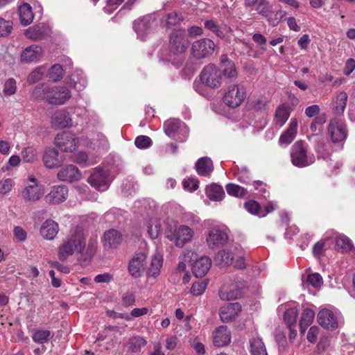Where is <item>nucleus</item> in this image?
Segmentation results:
<instances>
[{
    "instance_id": "61",
    "label": "nucleus",
    "mask_w": 355,
    "mask_h": 355,
    "mask_svg": "<svg viewBox=\"0 0 355 355\" xmlns=\"http://www.w3.org/2000/svg\"><path fill=\"white\" fill-rule=\"evenodd\" d=\"M49 336L50 331L47 330L37 331L33 334V339L37 343H43L47 340Z\"/></svg>"
},
{
    "instance_id": "43",
    "label": "nucleus",
    "mask_w": 355,
    "mask_h": 355,
    "mask_svg": "<svg viewBox=\"0 0 355 355\" xmlns=\"http://www.w3.org/2000/svg\"><path fill=\"white\" fill-rule=\"evenodd\" d=\"M147 343L144 338L140 336L132 337L129 340V349L132 352L137 353L140 352Z\"/></svg>"
},
{
    "instance_id": "5",
    "label": "nucleus",
    "mask_w": 355,
    "mask_h": 355,
    "mask_svg": "<svg viewBox=\"0 0 355 355\" xmlns=\"http://www.w3.org/2000/svg\"><path fill=\"white\" fill-rule=\"evenodd\" d=\"M291 162L293 165L298 167H304L313 162L307 155V146L303 141H296L291 149Z\"/></svg>"
},
{
    "instance_id": "13",
    "label": "nucleus",
    "mask_w": 355,
    "mask_h": 355,
    "mask_svg": "<svg viewBox=\"0 0 355 355\" xmlns=\"http://www.w3.org/2000/svg\"><path fill=\"white\" fill-rule=\"evenodd\" d=\"M87 182L96 189L105 191L108 187L109 175L104 170L97 169L91 174L87 179Z\"/></svg>"
},
{
    "instance_id": "18",
    "label": "nucleus",
    "mask_w": 355,
    "mask_h": 355,
    "mask_svg": "<svg viewBox=\"0 0 355 355\" xmlns=\"http://www.w3.org/2000/svg\"><path fill=\"white\" fill-rule=\"evenodd\" d=\"M231 341V333L226 326L217 327L213 333V343L216 347L227 345Z\"/></svg>"
},
{
    "instance_id": "48",
    "label": "nucleus",
    "mask_w": 355,
    "mask_h": 355,
    "mask_svg": "<svg viewBox=\"0 0 355 355\" xmlns=\"http://www.w3.org/2000/svg\"><path fill=\"white\" fill-rule=\"evenodd\" d=\"M182 20L183 17L180 14L176 12H170L166 15V27L167 28H172L179 24Z\"/></svg>"
},
{
    "instance_id": "55",
    "label": "nucleus",
    "mask_w": 355,
    "mask_h": 355,
    "mask_svg": "<svg viewBox=\"0 0 355 355\" xmlns=\"http://www.w3.org/2000/svg\"><path fill=\"white\" fill-rule=\"evenodd\" d=\"M12 30V22L0 18V37L8 36Z\"/></svg>"
},
{
    "instance_id": "50",
    "label": "nucleus",
    "mask_w": 355,
    "mask_h": 355,
    "mask_svg": "<svg viewBox=\"0 0 355 355\" xmlns=\"http://www.w3.org/2000/svg\"><path fill=\"white\" fill-rule=\"evenodd\" d=\"M205 28L213 32L218 37L223 38L225 35L220 26L213 19L206 20L204 22Z\"/></svg>"
},
{
    "instance_id": "51",
    "label": "nucleus",
    "mask_w": 355,
    "mask_h": 355,
    "mask_svg": "<svg viewBox=\"0 0 355 355\" xmlns=\"http://www.w3.org/2000/svg\"><path fill=\"white\" fill-rule=\"evenodd\" d=\"M298 316V310L297 308H291L288 309L284 315V318L288 326H295Z\"/></svg>"
},
{
    "instance_id": "25",
    "label": "nucleus",
    "mask_w": 355,
    "mask_h": 355,
    "mask_svg": "<svg viewBox=\"0 0 355 355\" xmlns=\"http://www.w3.org/2000/svg\"><path fill=\"white\" fill-rule=\"evenodd\" d=\"M43 55L42 49L37 45L26 47L21 54V61L29 63L37 61Z\"/></svg>"
},
{
    "instance_id": "8",
    "label": "nucleus",
    "mask_w": 355,
    "mask_h": 355,
    "mask_svg": "<svg viewBox=\"0 0 355 355\" xmlns=\"http://www.w3.org/2000/svg\"><path fill=\"white\" fill-rule=\"evenodd\" d=\"M37 93L47 103L53 105L64 104L71 98L70 90H37Z\"/></svg>"
},
{
    "instance_id": "56",
    "label": "nucleus",
    "mask_w": 355,
    "mask_h": 355,
    "mask_svg": "<svg viewBox=\"0 0 355 355\" xmlns=\"http://www.w3.org/2000/svg\"><path fill=\"white\" fill-rule=\"evenodd\" d=\"M207 285V284L205 281L196 282L193 284L191 293L195 296L200 295L205 292Z\"/></svg>"
},
{
    "instance_id": "9",
    "label": "nucleus",
    "mask_w": 355,
    "mask_h": 355,
    "mask_svg": "<svg viewBox=\"0 0 355 355\" xmlns=\"http://www.w3.org/2000/svg\"><path fill=\"white\" fill-rule=\"evenodd\" d=\"M156 24L154 15H148L135 20L133 27L138 36L144 40V37L153 31Z\"/></svg>"
},
{
    "instance_id": "20",
    "label": "nucleus",
    "mask_w": 355,
    "mask_h": 355,
    "mask_svg": "<svg viewBox=\"0 0 355 355\" xmlns=\"http://www.w3.org/2000/svg\"><path fill=\"white\" fill-rule=\"evenodd\" d=\"M211 266V260L207 256H202L192 263V272L196 277L205 276Z\"/></svg>"
},
{
    "instance_id": "35",
    "label": "nucleus",
    "mask_w": 355,
    "mask_h": 355,
    "mask_svg": "<svg viewBox=\"0 0 355 355\" xmlns=\"http://www.w3.org/2000/svg\"><path fill=\"white\" fill-rule=\"evenodd\" d=\"M64 76V71L60 64H53L49 69L46 76L53 83L60 81Z\"/></svg>"
},
{
    "instance_id": "27",
    "label": "nucleus",
    "mask_w": 355,
    "mask_h": 355,
    "mask_svg": "<svg viewBox=\"0 0 355 355\" xmlns=\"http://www.w3.org/2000/svg\"><path fill=\"white\" fill-rule=\"evenodd\" d=\"M122 240L121 234L116 230H110L105 232L103 236V246L106 249L117 248Z\"/></svg>"
},
{
    "instance_id": "22",
    "label": "nucleus",
    "mask_w": 355,
    "mask_h": 355,
    "mask_svg": "<svg viewBox=\"0 0 355 355\" xmlns=\"http://www.w3.org/2000/svg\"><path fill=\"white\" fill-rule=\"evenodd\" d=\"M220 67L223 69V76L230 80L234 81L237 78V71L234 63L230 60L227 55L223 54L220 58Z\"/></svg>"
},
{
    "instance_id": "28",
    "label": "nucleus",
    "mask_w": 355,
    "mask_h": 355,
    "mask_svg": "<svg viewBox=\"0 0 355 355\" xmlns=\"http://www.w3.org/2000/svg\"><path fill=\"white\" fill-rule=\"evenodd\" d=\"M43 162L48 168L58 167L62 163L59 157L58 151L55 148H47L43 155Z\"/></svg>"
},
{
    "instance_id": "60",
    "label": "nucleus",
    "mask_w": 355,
    "mask_h": 355,
    "mask_svg": "<svg viewBox=\"0 0 355 355\" xmlns=\"http://www.w3.org/2000/svg\"><path fill=\"white\" fill-rule=\"evenodd\" d=\"M97 248V241L96 239H91L89 241L87 247L85 250V256L87 258L91 259L96 253Z\"/></svg>"
},
{
    "instance_id": "64",
    "label": "nucleus",
    "mask_w": 355,
    "mask_h": 355,
    "mask_svg": "<svg viewBox=\"0 0 355 355\" xmlns=\"http://www.w3.org/2000/svg\"><path fill=\"white\" fill-rule=\"evenodd\" d=\"M196 71L195 65L193 62H187L184 65L182 73L185 78L190 77Z\"/></svg>"
},
{
    "instance_id": "3",
    "label": "nucleus",
    "mask_w": 355,
    "mask_h": 355,
    "mask_svg": "<svg viewBox=\"0 0 355 355\" xmlns=\"http://www.w3.org/2000/svg\"><path fill=\"white\" fill-rule=\"evenodd\" d=\"M199 78L204 86L210 88L220 87L223 78L221 71L214 64L205 66Z\"/></svg>"
},
{
    "instance_id": "36",
    "label": "nucleus",
    "mask_w": 355,
    "mask_h": 355,
    "mask_svg": "<svg viewBox=\"0 0 355 355\" xmlns=\"http://www.w3.org/2000/svg\"><path fill=\"white\" fill-rule=\"evenodd\" d=\"M315 312L313 310L304 309L300 321V331L302 334H304L306 328L313 322Z\"/></svg>"
},
{
    "instance_id": "12",
    "label": "nucleus",
    "mask_w": 355,
    "mask_h": 355,
    "mask_svg": "<svg viewBox=\"0 0 355 355\" xmlns=\"http://www.w3.org/2000/svg\"><path fill=\"white\" fill-rule=\"evenodd\" d=\"M244 286L245 283L242 281L231 284L229 286H223L220 290L219 296L223 300H235L241 296V291Z\"/></svg>"
},
{
    "instance_id": "46",
    "label": "nucleus",
    "mask_w": 355,
    "mask_h": 355,
    "mask_svg": "<svg viewBox=\"0 0 355 355\" xmlns=\"http://www.w3.org/2000/svg\"><path fill=\"white\" fill-rule=\"evenodd\" d=\"M226 190L229 195L239 198H243L248 193L245 189L233 183L227 184Z\"/></svg>"
},
{
    "instance_id": "63",
    "label": "nucleus",
    "mask_w": 355,
    "mask_h": 355,
    "mask_svg": "<svg viewBox=\"0 0 355 355\" xmlns=\"http://www.w3.org/2000/svg\"><path fill=\"white\" fill-rule=\"evenodd\" d=\"M71 80L73 82V87L74 88L86 87L87 85V81L84 76L78 78V76L73 75Z\"/></svg>"
},
{
    "instance_id": "37",
    "label": "nucleus",
    "mask_w": 355,
    "mask_h": 355,
    "mask_svg": "<svg viewBox=\"0 0 355 355\" xmlns=\"http://www.w3.org/2000/svg\"><path fill=\"white\" fill-rule=\"evenodd\" d=\"M206 194L210 200H220L225 192L220 185L212 184L206 188Z\"/></svg>"
},
{
    "instance_id": "30",
    "label": "nucleus",
    "mask_w": 355,
    "mask_h": 355,
    "mask_svg": "<svg viewBox=\"0 0 355 355\" xmlns=\"http://www.w3.org/2000/svg\"><path fill=\"white\" fill-rule=\"evenodd\" d=\"M51 122L52 125L57 128L71 126L72 124L69 114L64 110L55 112L52 116Z\"/></svg>"
},
{
    "instance_id": "44",
    "label": "nucleus",
    "mask_w": 355,
    "mask_h": 355,
    "mask_svg": "<svg viewBox=\"0 0 355 355\" xmlns=\"http://www.w3.org/2000/svg\"><path fill=\"white\" fill-rule=\"evenodd\" d=\"M163 259L160 256L155 255L151 259L150 266L148 268V275L152 277H156L159 274L162 266Z\"/></svg>"
},
{
    "instance_id": "15",
    "label": "nucleus",
    "mask_w": 355,
    "mask_h": 355,
    "mask_svg": "<svg viewBox=\"0 0 355 355\" xmlns=\"http://www.w3.org/2000/svg\"><path fill=\"white\" fill-rule=\"evenodd\" d=\"M24 35L33 41L42 40L49 36V29L44 24H38L26 29Z\"/></svg>"
},
{
    "instance_id": "21",
    "label": "nucleus",
    "mask_w": 355,
    "mask_h": 355,
    "mask_svg": "<svg viewBox=\"0 0 355 355\" xmlns=\"http://www.w3.org/2000/svg\"><path fill=\"white\" fill-rule=\"evenodd\" d=\"M193 236V230L186 225L179 226L175 231V245L182 248L187 243L191 241Z\"/></svg>"
},
{
    "instance_id": "14",
    "label": "nucleus",
    "mask_w": 355,
    "mask_h": 355,
    "mask_svg": "<svg viewBox=\"0 0 355 355\" xmlns=\"http://www.w3.org/2000/svg\"><path fill=\"white\" fill-rule=\"evenodd\" d=\"M256 10L258 14L266 17L268 22L272 26H276L283 16L282 12L279 10L275 14V19L271 18L272 6L266 0H259Z\"/></svg>"
},
{
    "instance_id": "54",
    "label": "nucleus",
    "mask_w": 355,
    "mask_h": 355,
    "mask_svg": "<svg viewBox=\"0 0 355 355\" xmlns=\"http://www.w3.org/2000/svg\"><path fill=\"white\" fill-rule=\"evenodd\" d=\"M244 207L248 212L261 217V209L260 205L257 201L249 200L245 203Z\"/></svg>"
},
{
    "instance_id": "47",
    "label": "nucleus",
    "mask_w": 355,
    "mask_h": 355,
    "mask_svg": "<svg viewBox=\"0 0 355 355\" xmlns=\"http://www.w3.org/2000/svg\"><path fill=\"white\" fill-rule=\"evenodd\" d=\"M336 247L343 252H347L352 250V244L347 236L340 235L336 238Z\"/></svg>"
},
{
    "instance_id": "23",
    "label": "nucleus",
    "mask_w": 355,
    "mask_h": 355,
    "mask_svg": "<svg viewBox=\"0 0 355 355\" xmlns=\"http://www.w3.org/2000/svg\"><path fill=\"white\" fill-rule=\"evenodd\" d=\"M57 177L61 181L72 182L80 180L81 173L76 166L68 165L58 171Z\"/></svg>"
},
{
    "instance_id": "34",
    "label": "nucleus",
    "mask_w": 355,
    "mask_h": 355,
    "mask_svg": "<svg viewBox=\"0 0 355 355\" xmlns=\"http://www.w3.org/2000/svg\"><path fill=\"white\" fill-rule=\"evenodd\" d=\"M19 15L20 22L24 26L31 24L34 18L32 8L28 3H26L19 6Z\"/></svg>"
},
{
    "instance_id": "57",
    "label": "nucleus",
    "mask_w": 355,
    "mask_h": 355,
    "mask_svg": "<svg viewBox=\"0 0 355 355\" xmlns=\"http://www.w3.org/2000/svg\"><path fill=\"white\" fill-rule=\"evenodd\" d=\"M135 144L137 148L143 149L150 147L152 144V140L148 136L141 135L135 139Z\"/></svg>"
},
{
    "instance_id": "49",
    "label": "nucleus",
    "mask_w": 355,
    "mask_h": 355,
    "mask_svg": "<svg viewBox=\"0 0 355 355\" xmlns=\"http://www.w3.org/2000/svg\"><path fill=\"white\" fill-rule=\"evenodd\" d=\"M21 157L24 162L32 163L36 160L37 153L35 148L27 147L21 151Z\"/></svg>"
},
{
    "instance_id": "2",
    "label": "nucleus",
    "mask_w": 355,
    "mask_h": 355,
    "mask_svg": "<svg viewBox=\"0 0 355 355\" xmlns=\"http://www.w3.org/2000/svg\"><path fill=\"white\" fill-rule=\"evenodd\" d=\"M85 247V240L83 233L76 230L75 233L59 248L58 258L61 261H64L75 251L83 254Z\"/></svg>"
},
{
    "instance_id": "6",
    "label": "nucleus",
    "mask_w": 355,
    "mask_h": 355,
    "mask_svg": "<svg viewBox=\"0 0 355 355\" xmlns=\"http://www.w3.org/2000/svg\"><path fill=\"white\" fill-rule=\"evenodd\" d=\"M214 42L209 38H202L192 44L191 54L198 59H203L210 56L215 50Z\"/></svg>"
},
{
    "instance_id": "16",
    "label": "nucleus",
    "mask_w": 355,
    "mask_h": 355,
    "mask_svg": "<svg viewBox=\"0 0 355 355\" xmlns=\"http://www.w3.org/2000/svg\"><path fill=\"white\" fill-rule=\"evenodd\" d=\"M68 196V189L60 185L52 187L51 191L45 196L46 201L51 204H59L64 202Z\"/></svg>"
},
{
    "instance_id": "19",
    "label": "nucleus",
    "mask_w": 355,
    "mask_h": 355,
    "mask_svg": "<svg viewBox=\"0 0 355 355\" xmlns=\"http://www.w3.org/2000/svg\"><path fill=\"white\" fill-rule=\"evenodd\" d=\"M241 311V305L239 303H229L221 307L220 318L223 322H227L238 316Z\"/></svg>"
},
{
    "instance_id": "24",
    "label": "nucleus",
    "mask_w": 355,
    "mask_h": 355,
    "mask_svg": "<svg viewBox=\"0 0 355 355\" xmlns=\"http://www.w3.org/2000/svg\"><path fill=\"white\" fill-rule=\"evenodd\" d=\"M245 97L243 90H227L223 96V102L229 107L234 108L241 104Z\"/></svg>"
},
{
    "instance_id": "4",
    "label": "nucleus",
    "mask_w": 355,
    "mask_h": 355,
    "mask_svg": "<svg viewBox=\"0 0 355 355\" xmlns=\"http://www.w3.org/2000/svg\"><path fill=\"white\" fill-rule=\"evenodd\" d=\"M319 324L325 329L334 331L343 323L340 313L328 309L320 310L317 315Z\"/></svg>"
},
{
    "instance_id": "7",
    "label": "nucleus",
    "mask_w": 355,
    "mask_h": 355,
    "mask_svg": "<svg viewBox=\"0 0 355 355\" xmlns=\"http://www.w3.org/2000/svg\"><path fill=\"white\" fill-rule=\"evenodd\" d=\"M78 139L71 132L64 131L57 134L55 144L64 152H73L78 146Z\"/></svg>"
},
{
    "instance_id": "53",
    "label": "nucleus",
    "mask_w": 355,
    "mask_h": 355,
    "mask_svg": "<svg viewBox=\"0 0 355 355\" xmlns=\"http://www.w3.org/2000/svg\"><path fill=\"white\" fill-rule=\"evenodd\" d=\"M196 257V254L194 251L187 250L184 254V259L178 265V270L180 272L184 271L186 268V262H192Z\"/></svg>"
},
{
    "instance_id": "39",
    "label": "nucleus",
    "mask_w": 355,
    "mask_h": 355,
    "mask_svg": "<svg viewBox=\"0 0 355 355\" xmlns=\"http://www.w3.org/2000/svg\"><path fill=\"white\" fill-rule=\"evenodd\" d=\"M46 73V68L45 65H40L33 70L28 75L27 81L30 84H33L39 82L44 77Z\"/></svg>"
},
{
    "instance_id": "58",
    "label": "nucleus",
    "mask_w": 355,
    "mask_h": 355,
    "mask_svg": "<svg viewBox=\"0 0 355 355\" xmlns=\"http://www.w3.org/2000/svg\"><path fill=\"white\" fill-rule=\"evenodd\" d=\"M307 282L314 288L320 287L322 283V278L319 273L311 274L307 277Z\"/></svg>"
},
{
    "instance_id": "32",
    "label": "nucleus",
    "mask_w": 355,
    "mask_h": 355,
    "mask_svg": "<svg viewBox=\"0 0 355 355\" xmlns=\"http://www.w3.org/2000/svg\"><path fill=\"white\" fill-rule=\"evenodd\" d=\"M297 120L292 119L286 130L280 136V144H291L296 137L297 131Z\"/></svg>"
},
{
    "instance_id": "38",
    "label": "nucleus",
    "mask_w": 355,
    "mask_h": 355,
    "mask_svg": "<svg viewBox=\"0 0 355 355\" xmlns=\"http://www.w3.org/2000/svg\"><path fill=\"white\" fill-rule=\"evenodd\" d=\"M347 100V94L345 92H341L337 96L335 101L334 102V111L336 114L340 115L343 114L345 110L346 103Z\"/></svg>"
},
{
    "instance_id": "59",
    "label": "nucleus",
    "mask_w": 355,
    "mask_h": 355,
    "mask_svg": "<svg viewBox=\"0 0 355 355\" xmlns=\"http://www.w3.org/2000/svg\"><path fill=\"white\" fill-rule=\"evenodd\" d=\"M13 187V180L11 178H6L0 181V193L6 194Z\"/></svg>"
},
{
    "instance_id": "40",
    "label": "nucleus",
    "mask_w": 355,
    "mask_h": 355,
    "mask_svg": "<svg viewBox=\"0 0 355 355\" xmlns=\"http://www.w3.org/2000/svg\"><path fill=\"white\" fill-rule=\"evenodd\" d=\"M148 233L151 239H157L160 233L161 224L158 219L150 218L146 223Z\"/></svg>"
},
{
    "instance_id": "42",
    "label": "nucleus",
    "mask_w": 355,
    "mask_h": 355,
    "mask_svg": "<svg viewBox=\"0 0 355 355\" xmlns=\"http://www.w3.org/2000/svg\"><path fill=\"white\" fill-rule=\"evenodd\" d=\"M250 348L252 355H268L265 345L259 338H253L250 340Z\"/></svg>"
},
{
    "instance_id": "1",
    "label": "nucleus",
    "mask_w": 355,
    "mask_h": 355,
    "mask_svg": "<svg viewBox=\"0 0 355 355\" xmlns=\"http://www.w3.org/2000/svg\"><path fill=\"white\" fill-rule=\"evenodd\" d=\"M189 46L185 31L182 28L174 29L169 35V54L166 60L179 68L184 61V53Z\"/></svg>"
},
{
    "instance_id": "52",
    "label": "nucleus",
    "mask_w": 355,
    "mask_h": 355,
    "mask_svg": "<svg viewBox=\"0 0 355 355\" xmlns=\"http://www.w3.org/2000/svg\"><path fill=\"white\" fill-rule=\"evenodd\" d=\"M94 149H107L108 147V141L105 135L98 134L96 138L91 141Z\"/></svg>"
},
{
    "instance_id": "26",
    "label": "nucleus",
    "mask_w": 355,
    "mask_h": 355,
    "mask_svg": "<svg viewBox=\"0 0 355 355\" xmlns=\"http://www.w3.org/2000/svg\"><path fill=\"white\" fill-rule=\"evenodd\" d=\"M44 194V191L37 184L27 186L21 193V198L25 201L35 202L38 200Z\"/></svg>"
},
{
    "instance_id": "33",
    "label": "nucleus",
    "mask_w": 355,
    "mask_h": 355,
    "mask_svg": "<svg viewBox=\"0 0 355 355\" xmlns=\"http://www.w3.org/2000/svg\"><path fill=\"white\" fill-rule=\"evenodd\" d=\"M196 168L200 175L208 176L214 170L213 162L207 157L200 158L196 163Z\"/></svg>"
},
{
    "instance_id": "45",
    "label": "nucleus",
    "mask_w": 355,
    "mask_h": 355,
    "mask_svg": "<svg viewBox=\"0 0 355 355\" xmlns=\"http://www.w3.org/2000/svg\"><path fill=\"white\" fill-rule=\"evenodd\" d=\"M233 256L230 251H219L216 257V261L222 266H228L232 263Z\"/></svg>"
},
{
    "instance_id": "62",
    "label": "nucleus",
    "mask_w": 355,
    "mask_h": 355,
    "mask_svg": "<svg viewBox=\"0 0 355 355\" xmlns=\"http://www.w3.org/2000/svg\"><path fill=\"white\" fill-rule=\"evenodd\" d=\"M135 302V294L132 292H127L123 295L122 304L125 306H132Z\"/></svg>"
},
{
    "instance_id": "11",
    "label": "nucleus",
    "mask_w": 355,
    "mask_h": 355,
    "mask_svg": "<svg viewBox=\"0 0 355 355\" xmlns=\"http://www.w3.org/2000/svg\"><path fill=\"white\" fill-rule=\"evenodd\" d=\"M146 254L144 252H137L130 261L128 270L135 277H141L146 269Z\"/></svg>"
},
{
    "instance_id": "29",
    "label": "nucleus",
    "mask_w": 355,
    "mask_h": 355,
    "mask_svg": "<svg viewBox=\"0 0 355 355\" xmlns=\"http://www.w3.org/2000/svg\"><path fill=\"white\" fill-rule=\"evenodd\" d=\"M290 107L285 103L279 105L275 111L273 123L277 127H282L290 116Z\"/></svg>"
},
{
    "instance_id": "31",
    "label": "nucleus",
    "mask_w": 355,
    "mask_h": 355,
    "mask_svg": "<svg viewBox=\"0 0 355 355\" xmlns=\"http://www.w3.org/2000/svg\"><path fill=\"white\" fill-rule=\"evenodd\" d=\"M58 225L52 220L44 221L40 228L41 235L47 240H52L58 232Z\"/></svg>"
},
{
    "instance_id": "41",
    "label": "nucleus",
    "mask_w": 355,
    "mask_h": 355,
    "mask_svg": "<svg viewBox=\"0 0 355 355\" xmlns=\"http://www.w3.org/2000/svg\"><path fill=\"white\" fill-rule=\"evenodd\" d=\"M181 121L177 119H170L164 124V132L170 137H173L180 126Z\"/></svg>"
},
{
    "instance_id": "10",
    "label": "nucleus",
    "mask_w": 355,
    "mask_h": 355,
    "mask_svg": "<svg viewBox=\"0 0 355 355\" xmlns=\"http://www.w3.org/2000/svg\"><path fill=\"white\" fill-rule=\"evenodd\" d=\"M328 133L333 143L342 142L347 137L346 125L338 119H331L329 123Z\"/></svg>"
},
{
    "instance_id": "17",
    "label": "nucleus",
    "mask_w": 355,
    "mask_h": 355,
    "mask_svg": "<svg viewBox=\"0 0 355 355\" xmlns=\"http://www.w3.org/2000/svg\"><path fill=\"white\" fill-rule=\"evenodd\" d=\"M228 240L227 234L218 229H212L207 238V242L209 248H219L225 245Z\"/></svg>"
}]
</instances>
